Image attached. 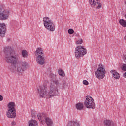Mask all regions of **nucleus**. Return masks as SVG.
Listing matches in <instances>:
<instances>
[{"label": "nucleus", "instance_id": "393cba45", "mask_svg": "<svg viewBox=\"0 0 126 126\" xmlns=\"http://www.w3.org/2000/svg\"><path fill=\"white\" fill-rule=\"evenodd\" d=\"M31 116L32 118H35L36 117V114H35V111L32 110L31 112Z\"/></svg>", "mask_w": 126, "mask_h": 126}, {"label": "nucleus", "instance_id": "7ed1b4c3", "mask_svg": "<svg viewBox=\"0 0 126 126\" xmlns=\"http://www.w3.org/2000/svg\"><path fill=\"white\" fill-rule=\"evenodd\" d=\"M8 112L7 116L10 119H12L16 117V110L15 109V103L13 102H9L8 104Z\"/></svg>", "mask_w": 126, "mask_h": 126}, {"label": "nucleus", "instance_id": "b1692460", "mask_svg": "<svg viewBox=\"0 0 126 126\" xmlns=\"http://www.w3.org/2000/svg\"><path fill=\"white\" fill-rule=\"evenodd\" d=\"M122 70L126 71V64H123L121 67Z\"/></svg>", "mask_w": 126, "mask_h": 126}, {"label": "nucleus", "instance_id": "cd10ccee", "mask_svg": "<svg viewBox=\"0 0 126 126\" xmlns=\"http://www.w3.org/2000/svg\"><path fill=\"white\" fill-rule=\"evenodd\" d=\"M3 100V96H2L1 95H0V101H2Z\"/></svg>", "mask_w": 126, "mask_h": 126}, {"label": "nucleus", "instance_id": "6ab92c4d", "mask_svg": "<svg viewBox=\"0 0 126 126\" xmlns=\"http://www.w3.org/2000/svg\"><path fill=\"white\" fill-rule=\"evenodd\" d=\"M22 56L23 58H28V52L27 50H22Z\"/></svg>", "mask_w": 126, "mask_h": 126}, {"label": "nucleus", "instance_id": "5701e85b", "mask_svg": "<svg viewBox=\"0 0 126 126\" xmlns=\"http://www.w3.org/2000/svg\"><path fill=\"white\" fill-rule=\"evenodd\" d=\"M83 42V41L82 40V39H79L77 41L76 44L77 45H81V44H82Z\"/></svg>", "mask_w": 126, "mask_h": 126}, {"label": "nucleus", "instance_id": "a878e982", "mask_svg": "<svg viewBox=\"0 0 126 126\" xmlns=\"http://www.w3.org/2000/svg\"><path fill=\"white\" fill-rule=\"evenodd\" d=\"M83 83L84 85H88V84H89V83L86 80H83Z\"/></svg>", "mask_w": 126, "mask_h": 126}, {"label": "nucleus", "instance_id": "f3484780", "mask_svg": "<svg viewBox=\"0 0 126 126\" xmlns=\"http://www.w3.org/2000/svg\"><path fill=\"white\" fill-rule=\"evenodd\" d=\"M104 124L106 126H115L114 122L111 120H106L104 121Z\"/></svg>", "mask_w": 126, "mask_h": 126}, {"label": "nucleus", "instance_id": "2eb2a0df", "mask_svg": "<svg viewBox=\"0 0 126 126\" xmlns=\"http://www.w3.org/2000/svg\"><path fill=\"white\" fill-rule=\"evenodd\" d=\"M110 73L112 74L113 77L115 78V79H119L120 78V74L115 70H112L110 71Z\"/></svg>", "mask_w": 126, "mask_h": 126}, {"label": "nucleus", "instance_id": "9b49d317", "mask_svg": "<svg viewBox=\"0 0 126 126\" xmlns=\"http://www.w3.org/2000/svg\"><path fill=\"white\" fill-rule=\"evenodd\" d=\"M6 32V27L5 26V24L0 23V36L4 37Z\"/></svg>", "mask_w": 126, "mask_h": 126}, {"label": "nucleus", "instance_id": "4be33fe9", "mask_svg": "<svg viewBox=\"0 0 126 126\" xmlns=\"http://www.w3.org/2000/svg\"><path fill=\"white\" fill-rule=\"evenodd\" d=\"M68 34H69V35H72V34L74 33V30H73V29H69L68 30Z\"/></svg>", "mask_w": 126, "mask_h": 126}, {"label": "nucleus", "instance_id": "f03ea898", "mask_svg": "<svg viewBox=\"0 0 126 126\" xmlns=\"http://www.w3.org/2000/svg\"><path fill=\"white\" fill-rule=\"evenodd\" d=\"M58 86L63 89L65 88L67 85L64 80H60L59 83V81L55 80L51 84L48 92V87L45 85L39 86L37 89V92L40 98H46V97L51 98L54 96H58L59 94Z\"/></svg>", "mask_w": 126, "mask_h": 126}, {"label": "nucleus", "instance_id": "20e7f679", "mask_svg": "<svg viewBox=\"0 0 126 126\" xmlns=\"http://www.w3.org/2000/svg\"><path fill=\"white\" fill-rule=\"evenodd\" d=\"M43 22L44 27L48 31L53 32L55 30L56 27L55 26V24H54V22L50 18L48 17H44Z\"/></svg>", "mask_w": 126, "mask_h": 126}, {"label": "nucleus", "instance_id": "6e6552de", "mask_svg": "<svg viewBox=\"0 0 126 126\" xmlns=\"http://www.w3.org/2000/svg\"><path fill=\"white\" fill-rule=\"evenodd\" d=\"M9 17V10L4 9V8L0 5V20H7Z\"/></svg>", "mask_w": 126, "mask_h": 126}, {"label": "nucleus", "instance_id": "9d476101", "mask_svg": "<svg viewBox=\"0 0 126 126\" xmlns=\"http://www.w3.org/2000/svg\"><path fill=\"white\" fill-rule=\"evenodd\" d=\"M89 2L92 6H96V8L100 9L102 7V4L100 3V0H89Z\"/></svg>", "mask_w": 126, "mask_h": 126}, {"label": "nucleus", "instance_id": "ddd939ff", "mask_svg": "<svg viewBox=\"0 0 126 126\" xmlns=\"http://www.w3.org/2000/svg\"><path fill=\"white\" fill-rule=\"evenodd\" d=\"M68 126H80V122L78 120L69 121Z\"/></svg>", "mask_w": 126, "mask_h": 126}, {"label": "nucleus", "instance_id": "f8f14e48", "mask_svg": "<svg viewBox=\"0 0 126 126\" xmlns=\"http://www.w3.org/2000/svg\"><path fill=\"white\" fill-rule=\"evenodd\" d=\"M36 61L38 64L44 65L45 63V58H44V56H36Z\"/></svg>", "mask_w": 126, "mask_h": 126}, {"label": "nucleus", "instance_id": "39448f33", "mask_svg": "<svg viewBox=\"0 0 126 126\" xmlns=\"http://www.w3.org/2000/svg\"><path fill=\"white\" fill-rule=\"evenodd\" d=\"M87 54V50L84 46H77L75 50V56L77 59H79L81 57H83L84 55Z\"/></svg>", "mask_w": 126, "mask_h": 126}, {"label": "nucleus", "instance_id": "412c9836", "mask_svg": "<svg viewBox=\"0 0 126 126\" xmlns=\"http://www.w3.org/2000/svg\"><path fill=\"white\" fill-rule=\"evenodd\" d=\"M58 73L60 76H64V72L62 69L58 70Z\"/></svg>", "mask_w": 126, "mask_h": 126}, {"label": "nucleus", "instance_id": "aec40b11", "mask_svg": "<svg viewBox=\"0 0 126 126\" xmlns=\"http://www.w3.org/2000/svg\"><path fill=\"white\" fill-rule=\"evenodd\" d=\"M119 23L123 27H126V21L124 19H120L119 20Z\"/></svg>", "mask_w": 126, "mask_h": 126}, {"label": "nucleus", "instance_id": "f257e3e1", "mask_svg": "<svg viewBox=\"0 0 126 126\" xmlns=\"http://www.w3.org/2000/svg\"><path fill=\"white\" fill-rule=\"evenodd\" d=\"M12 48L10 46H6L4 49L6 62L8 63H12L9 67L11 72H17L18 74H22L27 68H28V63L26 61H21L17 63L19 59V55H11Z\"/></svg>", "mask_w": 126, "mask_h": 126}, {"label": "nucleus", "instance_id": "dca6fc26", "mask_svg": "<svg viewBox=\"0 0 126 126\" xmlns=\"http://www.w3.org/2000/svg\"><path fill=\"white\" fill-rule=\"evenodd\" d=\"M29 126H38V122L36 120H31L29 121Z\"/></svg>", "mask_w": 126, "mask_h": 126}, {"label": "nucleus", "instance_id": "1a4fd4ad", "mask_svg": "<svg viewBox=\"0 0 126 126\" xmlns=\"http://www.w3.org/2000/svg\"><path fill=\"white\" fill-rule=\"evenodd\" d=\"M105 74L106 70L103 67L102 64H100L95 72V75L98 79H103L105 77Z\"/></svg>", "mask_w": 126, "mask_h": 126}, {"label": "nucleus", "instance_id": "bb28decb", "mask_svg": "<svg viewBox=\"0 0 126 126\" xmlns=\"http://www.w3.org/2000/svg\"><path fill=\"white\" fill-rule=\"evenodd\" d=\"M123 60L126 63V55H124L123 56Z\"/></svg>", "mask_w": 126, "mask_h": 126}, {"label": "nucleus", "instance_id": "c756f323", "mask_svg": "<svg viewBox=\"0 0 126 126\" xmlns=\"http://www.w3.org/2000/svg\"><path fill=\"white\" fill-rule=\"evenodd\" d=\"M12 125H15V122H12Z\"/></svg>", "mask_w": 126, "mask_h": 126}, {"label": "nucleus", "instance_id": "a211bd4d", "mask_svg": "<svg viewBox=\"0 0 126 126\" xmlns=\"http://www.w3.org/2000/svg\"><path fill=\"white\" fill-rule=\"evenodd\" d=\"M83 104L81 103H78L76 104V109L79 111H81L83 109Z\"/></svg>", "mask_w": 126, "mask_h": 126}, {"label": "nucleus", "instance_id": "7c9ffc66", "mask_svg": "<svg viewBox=\"0 0 126 126\" xmlns=\"http://www.w3.org/2000/svg\"><path fill=\"white\" fill-rule=\"evenodd\" d=\"M124 40H126V35L125 37H124Z\"/></svg>", "mask_w": 126, "mask_h": 126}, {"label": "nucleus", "instance_id": "4468645a", "mask_svg": "<svg viewBox=\"0 0 126 126\" xmlns=\"http://www.w3.org/2000/svg\"><path fill=\"white\" fill-rule=\"evenodd\" d=\"M35 57H38L39 56H44L43 53V49L42 48H38L36 49L35 53Z\"/></svg>", "mask_w": 126, "mask_h": 126}, {"label": "nucleus", "instance_id": "423d86ee", "mask_svg": "<svg viewBox=\"0 0 126 126\" xmlns=\"http://www.w3.org/2000/svg\"><path fill=\"white\" fill-rule=\"evenodd\" d=\"M85 107L87 109H95L96 104L92 97L90 96H86V100L84 102Z\"/></svg>", "mask_w": 126, "mask_h": 126}, {"label": "nucleus", "instance_id": "c85d7f7f", "mask_svg": "<svg viewBox=\"0 0 126 126\" xmlns=\"http://www.w3.org/2000/svg\"><path fill=\"white\" fill-rule=\"evenodd\" d=\"M123 77L126 78V72L123 74Z\"/></svg>", "mask_w": 126, "mask_h": 126}, {"label": "nucleus", "instance_id": "0eeeda50", "mask_svg": "<svg viewBox=\"0 0 126 126\" xmlns=\"http://www.w3.org/2000/svg\"><path fill=\"white\" fill-rule=\"evenodd\" d=\"M45 117H46V114L44 113H38L37 114V118L40 121L42 122V121L45 120V122L46 123L47 126H54L53 120L49 117L46 118Z\"/></svg>", "mask_w": 126, "mask_h": 126}]
</instances>
